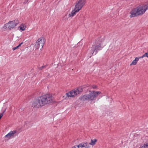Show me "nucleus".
I'll list each match as a JSON object with an SVG mask.
<instances>
[{
  "mask_svg": "<svg viewBox=\"0 0 148 148\" xmlns=\"http://www.w3.org/2000/svg\"><path fill=\"white\" fill-rule=\"evenodd\" d=\"M55 102L54 98L51 94H46L35 99L32 104V106L34 108H38Z\"/></svg>",
  "mask_w": 148,
  "mask_h": 148,
  "instance_id": "nucleus-1",
  "label": "nucleus"
},
{
  "mask_svg": "<svg viewBox=\"0 0 148 148\" xmlns=\"http://www.w3.org/2000/svg\"><path fill=\"white\" fill-rule=\"evenodd\" d=\"M148 9V4H141L132 9L130 12V18L141 15Z\"/></svg>",
  "mask_w": 148,
  "mask_h": 148,
  "instance_id": "nucleus-2",
  "label": "nucleus"
},
{
  "mask_svg": "<svg viewBox=\"0 0 148 148\" xmlns=\"http://www.w3.org/2000/svg\"><path fill=\"white\" fill-rule=\"evenodd\" d=\"M19 23V21L17 19L10 21L8 23L5 24L3 27L4 30L8 29L10 30L14 28Z\"/></svg>",
  "mask_w": 148,
  "mask_h": 148,
  "instance_id": "nucleus-3",
  "label": "nucleus"
},
{
  "mask_svg": "<svg viewBox=\"0 0 148 148\" xmlns=\"http://www.w3.org/2000/svg\"><path fill=\"white\" fill-rule=\"evenodd\" d=\"M101 92L100 91H92L88 95H84V99L87 100H93L98 96L100 94Z\"/></svg>",
  "mask_w": 148,
  "mask_h": 148,
  "instance_id": "nucleus-4",
  "label": "nucleus"
},
{
  "mask_svg": "<svg viewBox=\"0 0 148 148\" xmlns=\"http://www.w3.org/2000/svg\"><path fill=\"white\" fill-rule=\"evenodd\" d=\"M45 42L44 38L41 37L39 38L36 41L35 44L36 48L37 49L40 48H42Z\"/></svg>",
  "mask_w": 148,
  "mask_h": 148,
  "instance_id": "nucleus-5",
  "label": "nucleus"
},
{
  "mask_svg": "<svg viewBox=\"0 0 148 148\" xmlns=\"http://www.w3.org/2000/svg\"><path fill=\"white\" fill-rule=\"evenodd\" d=\"M86 0H79L76 3L75 8L77 11H79L85 5Z\"/></svg>",
  "mask_w": 148,
  "mask_h": 148,
  "instance_id": "nucleus-6",
  "label": "nucleus"
},
{
  "mask_svg": "<svg viewBox=\"0 0 148 148\" xmlns=\"http://www.w3.org/2000/svg\"><path fill=\"white\" fill-rule=\"evenodd\" d=\"M90 146L87 143H82L73 146L71 148H90Z\"/></svg>",
  "mask_w": 148,
  "mask_h": 148,
  "instance_id": "nucleus-7",
  "label": "nucleus"
},
{
  "mask_svg": "<svg viewBox=\"0 0 148 148\" xmlns=\"http://www.w3.org/2000/svg\"><path fill=\"white\" fill-rule=\"evenodd\" d=\"M77 92V91H76L75 89L73 90L68 93H66V96L68 98L75 97L78 94Z\"/></svg>",
  "mask_w": 148,
  "mask_h": 148,
  "instance_id": "nucleus-8",
  "label": "nucleus"
},
{
  "mask_svg": "<svg viewBox=\"0 0 148 148\" xmlns=\"http://www.w3.org/2000/svg\"><path fill=\"white\" fill-rule=\"evenodd\" d=\"M101 47V43L100 41H96L95 42V44L92 45V48L93 49V51L95 50L98 49L99 48Z\"/></svg>",
  "mask_w": 148,
  "mask_h": 148,
  "instance_id": "nucleus-9",
  "label": "nucleus"
},
{
  "mask_svg": "<svg viewBox=\"0 0 148 148\" xmlns=\"http://www.w3.org/2000/svg\"><path fill=\"white\" fill-rule=\"evenodd\" d=\"M16 130L11 131L7 135L5 136V137L6 138H8V139H9L11 137H13L14 134H15L16 133Z\"/></svg>",
  "mask_w": 148,
  "mask_h": 148,
  "instance_id": "nucleus-10",
  "label": "nucleus"
},
{
  "mask_svg": "<svg viewBox=\"0 0 148 148\" xmlns=\"http://www.w3.org/2000/svg\"><path fill=\"white\" fill-rule=\"evenodd\" d=\"M79 11H77V10H76L75 9V8L74 10H73L71 12V13L69 15V17H73L75 15L76 12Z\"/></svg>",
  "mask_w": 148,
  "mask_h": 148,
  "instance_id": "nucleus-11",
  "label": "nucleus"
},
{
  "mask_svg": "<svg viewBox=\"0 0 148 148\" xmlns=\"http://www.w3.org/2000/svg\"><path fill=\"white\" fill-rule=\"evenodd\" d=\"M19 27L20 30L24 31L25 29L26 28V25L24 24H22Z\"/></svg>",
  "mask_w": 148,
  "mask_h": 148,
  "instance_id": "nucleus-12",
  "label": "nucleus"
},
{
  "mask_svg": "<svg viewBox=\"0 0 148 148\" xmlns=\"http://www.w3.org/2000/svg\"><path fill=\"white\" fill-rule=\"evenodd\" d=\"M139 59L138 58H136L134 60L132 63L130 64V65L131 66L132 65H136L137 63V61Z\"/></svg>",
  "mask_w": 148,
  "mask_h": 148,
  "instance_id": "nucleus-13",
  "label": "nucleus"
},
{
  "mask_svg": "<svg viewBox=\"0 0 148 148\" xmlns=\"http://www.w3.org/2000/svg\"><path fill=\"white\" fill-rule=\"evenodd\" d=\"M76 91H77L78 94H79L80 92H82L83 91V88L81 87H78L77 89H75Z\"/></svg>",
  "mask_w": 148,
  "mask_h": 148,
  "instance_id": "nucleus-14",
  "label": "nucleus"
},
{
  "mask_svg": "<svg viewBox=\"0 0 148 148\" xmlns=\"http://www.w3.org/2000/svg\"><path fill=\"white\" fill-rule=\"evenodd\" d=\"M97 141V140L96 139H95L94 140L92 139L91 140V142L89 144V145H94L95 144V143Z\"/></svg>",
  "mask_w": 148,
  "mask_h": 148,
  "instance_id": "nucleus-15",
  "label": "nucleus"
},
{
  "mask_svg": "<svg viewBox=\"0 0 148 148\" xmlns=\"http://www.w3.org/2000/svg\"><path fill=\"white\" fill-rule=\"evenodd\" d=\"M145 57H147L148 58V53H145L142 56L140 57V58H143Z\"/></svg>",
  "mask_w": 148,
  "mask_h": 148,
  "instance_id": "nucleus-16",
  "label": "nucleus"
},
{
  "mask_svg": "<svg viewBox=\"0 0 148 148\" xmlns=\"http://www.w3.org/2000/svg\"><path fill=\"white\" fill-rule=\"evenodd\" d=\"M23 43V42L21 43L20 44H19L18 46L16 47H14L13 48V50H14L17 49L18 47H20L21 45Z\"/></svg>",
  "mask_w": 148,
  "mask_h": 148,
  "instance_id": "nucleus-17",
  "label": "nucleus"
},
{
  "mask_svg": "<svg viewBox=\"0 0 148 148\" xmlns=\"http://www.w3.org/2000/svg\"><path fill=\"white\" fill-rule=\"evenodd\" d=\"M23 43V42L21 43L20 44H19L18 46L16 47H14L13 48V50H14L17 49L18 47H20L21 45Z\"/></svg>",
  "mask_w": 148,
  "mask_h": 148,
  "instance_id": "nucleus-18",
  "label": "nucleus"
},
{
  "mask_svg": "<svg viewBox=\"0 0 148 148\" xmlns=\"http://www.w3.org/2000/svg\"><path fill=\"white\" fill-rule=\"evenodd\" d=\"M143 147L144 148H148V143L146 144H144Z\"/></svg>",
  "mask_w": 148,
  "mask_h": 148,
  "instance_id": "nucleus-19",
  "label": "nucleus"
},
{
  "mask_svg": "<svg viewBox=\"0 0 148 148\" xmlns=\"http://www.w3.org/2000/svg\"><path fill=\"white\" fill-rule=\"evenodd\" d=\"M92 87L93 89H96L97 87V86L95 85H92Z\"/></svg>",
  "mask_w": 148,
  "mask_h": 148,
  "instance_id": "nucleus-20",
  "label": "nucleus"
}]
</instances>
